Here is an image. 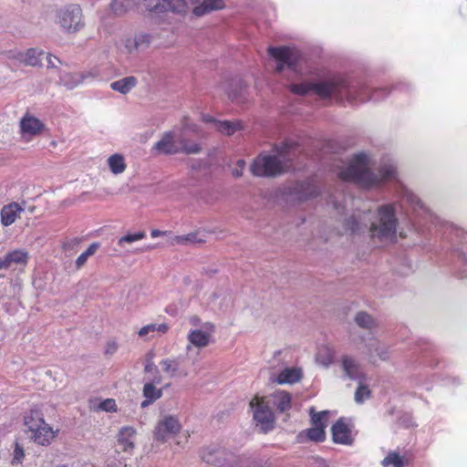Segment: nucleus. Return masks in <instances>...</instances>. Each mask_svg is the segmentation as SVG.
I'll return each instance as SVG.
<instances>
[{
    "label": "nucleus",
    "instance_id": "f257e3e1",
    "mask_svg": "<svg viewBox=\"0 0 467 467\" xmlns=\"http://www.w3.org/2000/svg\"><path fill=\"white\" fill-rule=\"evenodd\" d=\"M368 165V156L365 153H358L352 158L348 168L341 171L338 176L345 182H352L369 188L390 180L396 175V169L392 165L382 166L378 174L370 171Z\"/></svg>",
    "mask_w": 467,
    "mask_h": 467
},
{
    "label": "nucleus",
    "instance_id": "f03ea898",
    "mask_svg": "<svg viewBox=\"0 0 467 467\" xmlns=\"http://www.w3.org/2000/svg\"><path fill=\"white\" fill-rule=\"evenodd\" d=\"M291 92L305 96L309 91L313 90L317 96L322 99H327L331 96H339L346 91L347 99L348 101L358 100L357 98L352 96L351 91L349 90L348 84L345 78L341 76H334L329 78L324 81L317 83H299V84H292L290 85ZM383 92L386 95L385 89H379L374 92L372 97L370 98H360L358 99L359 102H365L368 99H378L379 97L377 95L378 93Z\"/></svg>",
    "mask_w": 467,
    "mask_h": 467
},
{
    "label": "nucleus",
    "instance_id": "7ed1b4c3",
    "mask_svg": "<svg viewBox=\"0 0 467 467\" xmlns=\"http://www.w3.org/2000/svg\"><path fill=\"white\" fill-rule=\"evenodd\" d=\"M292 144L275 146L276 155L259 154L251 163L250 171L256 177H275L286 171V162L291 161L289 150Z\"/></svg>",
    "mask_w": 467,
    "mask_h": 467
},
{
    "label": "nucleus",
    "instance_id": "20e7f679",
    "mask_svg": "<svg viewBox=\"0 0 467 467\" xmlns=\"http://www.w3.org/2000/svg\"><path fill=\"white\" fill-rule=\"evenodd\" d=\"M371 236L379 241L396 238L397 218L392 206L383 205L378 211L377 218L370 225Z\"/></svg>",
    "mask_w": 467,
    "mask_h": 467
},
{
    "label": "nucleus",
    "instance_id": "39448f33",
    "mask_svg": "<svg viewBox=\"0 0 467 467\" xmlns=\"http://www.w3.org/2000/svg\"><path fill=\"white\" fill-rule=\"evenodd\" d=\"M181 430L182 424L178 417L165 414L157 421L152 431V436L154 441L164 443L169 439L179 434Z\"/></svg>",
    "mask_w": 467,
    "mask_h": 467
},
{
    "label": "nucleus",
    "instance_id": "423d86ee",
    "mask_svg": "<svg viewBox=\"0 0 467 467\" xmlns=\"http://www.w3.org/2000/svg\"><path fill=\"white\" fill-rule=\"evenodd\" d=\"M253 410L254 420L256 425L264 432H267L274 429L275 414L271 408L266 404L263 398L255 397L250 401Z\"/></svg>",
    "mask_w": 467,
    "mask_h": 467
},
{
    "label": "nucleus",
    "instance_id": "0eeeda50",
    "mask_svg": "<svg viewBox=\"0 0 467 467\" xmlns=\"http://www.w3.org/2000/svg\"><path fill=\"white\" fill-rule=\"evenodd\" d=\"M203 461L213 465H227L229 467H244L248 459L232 452L217 450L202 456Z\"/></svg>",
    "mask_w": 467,
    "mask_h": 467
},
{
    "label": "nucleus",
    "instance_id": "6e6552de",
    "mask_svg": "<svg viewBox=\"0 0 467 467\" xmlns=\"http://www.w3.org/2000/svg\"><path fill=\"white\" fill-rule=\"evenodd\" d=\"M82 11L77 5H71L58 13V24L67 32L78 31L83 24L81 22Z\"/></svg>",
    "mask_w": 467,
    "mask_h": 467
},
{
    "label": "nucleus",
    "instance_id": "1a4fd4ad",
    "mask_svg": "<svg viewBox=\"0 0 467 467\" xmlns=\"http://www.w3.org/2000/svg\"><path fill=\"white\" fill-rule=\"evenodd\" d=\"M268 54L277 61L276 71L279 73L283 71L285 66L293 68L297 61L296 50L288 47H270Z\"/></svg>",
    "mask_w": 467,
    "mask_h": 467
},
{
    "label": "nucleus",
    "instance_id": "9d476101",
    "mask_svg": "<svg viewBox=\"0 0 467 467\" xmlns=\"http://www.w3.org/2000/svg\"><path fill=\"white\" fill-rule=\"evenodd\" d=\"M215 331V326L212 322H205L201 329H192L187 336L188 341L198 348H203L211 343L212 335Z\"/></svg>",
    "mask_w": 467,
    "mask_h": 467
},
{
    "label": "nucleus",
    "instance_id": "9b49d317",
    "mask_svg": "<svg viewBox=\"0 0 467 467\" xmlns=\"http://www.w3.org/2000/svg\"><path fill=\"white\" fill-rule=\"evenodd\" d=\"M317 187L310 182H298L288 187L286 193L295 201L304 202L317 195Z\"/></svg>",
    "mask_w": 467,
    "mask_h": 467
},
{
    "label": "nucleus",
    "instance_id": "f8f14e48",
    "mask_svg": "<svg viewBox=\"0 0 467 467\" xmlns=\"http://www.w3.org/2000/svg\"><path fill=\"white\" fill-rule=\"evenodd\" d=\"M332 440L335 443L351 445L354 439L351 430L343 418L338 419L331 428Z\"/></svg>",
    "mask_w": 467,
    "mask_h": 467
},
{
    "label": "nucleus",
    "instance_id": "ddd939ff",
    "mask_svg": "<svg viewBox=\"0 0 467 467\" xmlns=\"http://www.w3.org/2000/svg\"><path fill=\"white\" fill-rule=\"evenodd\" d=\"M179 142L174 139V133L172 131L165 132L161 139L157 141L153 149L161 154L172 155L180 153Z\"/></svg>",
    "mask_w": 467,
    "mask_h": 467
},
{
    "label": "nucleus",
    "instance_id": "4468645a",
    "mask_svg": "<svg viewBox=\"0 0 467 467\" xmlns=\"http://www.w3.org/2000/svg\"><path fill=\"white\" fill-rule=\"evenodd\" d=\"M22 135L37 136L45 130V124L37 118L26 114L19 123Z\"/></svg>",
    "mask_w": 467,
    "mask_h": 467
},
{
    "label": "nucleus",
    "instance_id": "2eb2a0df",
    "mask_svg": "<svg viewBox=\"0 0 467 467\" xmlns=\"http://www.w3.org/2000/svg\"><path fill=\"white\" fill-rule=\"evenodd\" d=\"M161 382V376L157 375L152 382H147L144 384L142 389V395L144 397V400L141 402V408H147L157 400L161 399L162 396V389L156 388L155 384H160Z\"/></svg>",
    "mask_w": 467,
    "mask_h": 467
},
{
    "label": "nucleus",
    "instance_id": "dca6fc26",
    "mask_svg": "<svg viewBox=\"0 0 467 467\" xmlns=\"http://www.w3.org/2000/svg\"><path fill=\"white\" fill-rule=\"evenodd\" d=\"M152 39L153 36L150 34L140 33L125 40V48L130 54L140 52L150 46Z\"/></svg>",
    "mask_w": 467,
    "mask_h": 467
},
{
    "label": "nucleus",
    "instance_id": "f3484780",
    "mask_svg": "<svg viewBox=\"0 0 467 467\" xmlns=\"http://www.w3.org/2000/svg\"><path fill=\"white\" fill-rule=\"evenodd\" d=\"M341 367L345 375L354 380H364L365 374L363 373L360 365L356 359L350 356H343L341 358Z\"/></svg>",
    "mask_w": 467,
    "mask_h": 467
},
{
    "label": "nucleus",
    "instance_id": "a211bd4d",
    "mask_svg": "<svg viewBox=\"0 0 467 467\" xmlns=\"http://www.w3.org/2000/svg\"><path fill=\"white\" fill-rule=\"evenodd\" d=\"M28 253L24 250H14L0 257V269H8L12 265H26Z\"/></svg>",
    "mask_w": 467,
    "mask_h": 467
},
{
    "label": "nucleus",
    "instance_id": "6ab92c4d",
    "mask_svg": "<svg viewBox=\"0 0 467 467\" xmlns=\"http://www.w3.org/2000/svg\"><path fill=\"white\" fill-rule=\"evenodd\" d=\"M24 208L16 202L5 205L1 210V223L4 226H9L16 222Z\"/></svg>",
    "mask_w": 467,
    "mask_h": 467
},
{
    "label": "nucleus",
    "instance_id": "aec40b11",
    "mask_svg": "<svg viewBox=\"0 0 467 467\" xmlns=\"http://www.w3.org/2000/svg\"><path fill=\"white\" fill-rule=\"evenodd\" d=\"M303 377V372L300 368H284L278 376L270 379L273 382H276L280 385L282 384H294L298 382Z\"/></svg>",
    "mask_w": 467,
    "mask_h": 467
},
{
    "label": "nucleus",
    "instance_id": "412c9836",
    "mask_svg": "<svg viewBox=\"0 0 467 467\" xmlns=\"http://www.w3.org/2000/svg\"><path fill=\"white\" fill-rule=\"evenodd\" d=\"M326 440V431L321 427H311L300 431L296 436V441L305 443L306 441L322 442Z\"/></svg>",
    "mask_w": 467,
    "mask_h": 467
},
{
    "label": "nucleus",
    "instance_id": "4be33fe9",
    "mask_svg": "<svg viewBox=\"0 0 467 467\" xmlns=\"http://www.w3.org/2000/svg\"><path fill=\"white\" fill-rule=\"evenodd\" d=\"M55 436L56 434L52 428L45 423L37 431L31 432L30 439L38 445L47 446L54 440Z\"/></svg>",
    "mask_w": 467,
    "mask_h": 467
},
{
    "label": "nucleus",
    "instance_id": "5701e85b",
    "mask_svg": "<svg viewBox=\"0 0 467 467\" xmlns=\"http://www.w3.org/2000/svg\"><path fill=\"white\" fill-rule=\"evenodd\" d=\"M273 405L279 412H285L292 408V396L285 390H276L272 395Z\"/></svg>",
    "mask_w": 467,
    "mask_h": 467
},
{
    "label": "nucleus",
    "instance_id": "b1692460",
    "mask_svg": "<svg viewBox=\"0 0 467 467\" xmlns=\"http://www.w3.org/2000/svg\"><path fill=\"white\" fill-rule=\"evenodd\" d=\"M137 431L133 427L126 426L119 430L118 434V442L124 451L134 449V438Z\"/></svg>",
    "mask_w": 467,
    "mask_h": 467
},
{
    "label": "nucleus",
    "instance_id": "393cba45",
    "mask_svg": "<svg viewBox=\"0 0 467 467\" xmlns=\"http://www.w3.org/2000/svg\"><path fill=\"white\" fill-rule=\"evenodd\" d=\"M163 371L170 377H187L188 371L186 369H181L180 368V358H164L161 361Z\"/></svg>",
    "mask_w": 467,
    "mask_h": 467
},
{
    "label": "nucleus",
    "instance_id": "a878e982",
    "mask_svg": "<svg viewBox=\"0 0 467 467\" xmlns=\"http://www.w3.org/2000/svg\"><path fill=\"white\" fill-rule=\"evenodd\" d=\"M24 423L27 428L26 431L31 433L46 422L39 410H30L24 417Z\"/></svg>",
    "mask_w": 467,
    "mask_h": 467
},
{
    "label": "nucleus",
    "instance_id": "bb28decb",
    "mask_svg": "<svg viewBox=\"0 0 467 467\" xmlns=\"http://www.w3.org/2000/svg\"><path fill=\"white\" fill-rule=\"evenodd\" d=\"M224 7L223 0H203L201 5L193 8V14L197 16H202L211 11L220 10Z\"/></svg>",
    "mask_w": 467,
    "mask_h": 467
},
{
    "label": "nucleus",
    "instance_id": "cd10ccee",
    "mask_svg": "<svg viewBox=\"0 0 467 467\" xmlns=\"http://www.w3.org/2000/svg\"><path fill=\"white\" fill-rule=\"evenodd\" d=\"M335 358V351L332 348L327 345H322L318 348L316 354V361L327 368L329 367Z\"/></svg>",
    "mask_w": 467,
    "mask_h": 467
},
{
    "label": "nucleus",
    "instance_id": "c85d7f7f",
    "mask_svg": "<svg viewBox=\"0 0 467 467\" xmlns=\"http://www.w3.org/2000/svg\"><path fill=\"white\" fill-rule=\"evenodd\" d=\"M234 89L227 91L228 98L235 103H244L245 101L246 86L242 80H234L231 84Z\"/></svg>",
    "mask_w": 467,
    "mask_h": 467
},
{
    "label": "nucleus",
    "instance_id": "c756f323",
    "mask_svg": "<svg viewBox=\"0 0 467 467\" xmlns=\"http://www.w3.org/2000/svg\"><path fill=\"white\" fill-rule=\"evenodd\" d=\"M137 78L133 76H130L112 82L110 84V88L114 91H118L121 94H127L137 85Z\"/></svg>",
    "mask_w": 467,
    "mask_h": 467
},
{
    "label": "nucleus",
    "instance_id": "7c9ffc66",
    "mask_svg": "<svg viewBox=\"0 0 467 467\" xmlns=\"http://www.w3.org/2000/svg\"><path fill=\"white\" fill-rule=\"evenodd\" d=\"M59 83L68 89H73L83 83L80 72H64L59 77Z\"/></svg>",
    "mask_w": 467,
    "mask_h": 467
},
{
    "label": "nucleus",
    "instance_id": "2f4dec72",
    "mask_svg": "<svg viewBox=\"0 0 467 467\" xmlns=\"http://www.w3.org/2000/svg\"><path fill=\"white\" fill-rule=\"evenodd\" d=\"M216 129L222 134L231 136L237 130H242L243 125L240 120H219L216 121Z\"/></svg>",
    "mask_w": 467,
    "mask_h": 467
},
{
    "label": "nucleus",
    "instance_id": "473e14b6",
    "mask_svg": "<svg viewBox=\"0 0 467 467\" xmlns=\"http://www.w3.org/2000/svg\"><path fill=\"white\" fill-rule=\"evenodd\" d=\"M44 51L39 48L31 47L25 51L24 65L30 67H41V56Z\"/></svg>",
    "mask_w": 467,
    "mask_h": 467
},
{
    "label": "nucleus",
    "instance_id": "72a5a7b5",
    "mask_svg": "<svg viewBox=\"0 0 467 467\" xmlns=\"http://www.w3.org/2000/svg\"><path fill=\"white\" fill-rule=\"evenodd\" d=\"M109 170L114 174L122 173L126 169L124 157L121 154L116 153L108 159Z\"/></svg>",
    "mask_w": 467,
    "mask_h": 467
},
{
    "label": "nucleus",
    "instance_id": "f704fd0d",
    "mask_svg": "<svg viewBox=\"0 0 467 467\" xmlns=\"http://www.w3.org/2000/svg\"><path fill=\"white\" fill-rule=\"evenodd\" d=\"M178 142L180 146V152L185 153L187 155L197 154L202 150V146L200 143L190 141L183 138L179 139Z\"/></svg>",
    "mask_w": 467,
    "mask_h": 467
},
{
    "label": "nucleus",
    "instance_id": "c9c22d12",
    "mask_svg": "<svg viewBox=\"0 0 467 467\" xmlns=\"http://www.w3.org/2000/svg\"><path fill=\"white\" fill-rule=\"evenodd\" d=\"M169 330V326L166 323L161 324H150L142 327L139 331L140 337H145L149 334L158 333L165 334Z\"/></svg>",
    "mask_w": 467,
    "mask_h": 467
},
{
    "label": "nucleus",
    "instance_id": "e433bc0d",
    "mask_svg": "<svg viewBox=\"0 0 467 467\" xmlns=\"http://www.w3.org/2000/svg\"><path fill=\"white\" fill-rule=\"evenodd\" d=\"M204 240L198 238V234L196 233H191L185 235H176L172 238V244H202Z\"/></svg>",
    "mask_w": 467,
    "mask_h": 467
},
{
    "label": "nucleus",
    "instance_id": "4c0bfd02",
    "mask_svg": "<svg viewBox=\"0 0 467 467\" xmlns=\"http://www.w3.org/2000/svg\"><path fill=\"white\" fill-rule=\"evenodd\" d=\"M382 465L388 467H404L406 465L405 460L396 451H390L382 461Z\"/></svg>",
    "mask_w": 467,
    "mask_h": 467
},
{
    "label": "nucleus",
    "instance_id": "58836bf2",
    "mask_svg": "<svg viewBox=\"0 0 467 467\" xmlns=\"http://www.w3.org/2000/svg\"><path fill=\"white\" fill-rule=\"evenodd\" d=\"M309 412L311 415L312 427H321L325 431L327 427V416L328 412L327 410L315 412L314 408H311Z\"/></svg>",
    "mask_w": 467,
    "mask_h": 467
},
{
    "label": "nucleus",
    "instance_id": "ea45409f",
    "mask_svg": "<svg viewBox=\"0 0 467 467\" xmlns=\"http://www.w3.org/2000/svg\"><path fill=\"white\" fill-rule=\"evenodd\" d=\"M355 321L362 328L370 329L376 326L372 317L364 311H360L356 315Z\"/></svg>",
    "mask_w": 467,
    "mask_h": 467
},
{
    "label": "nucleus",
    "instance_id": "a19ab883",
    "mask_svg": "<svg viewBox=\"0 0 467 467\" xmlns=\"http://www.w3.org/2000/svg\"><path fill=\"white\" fill-rule=\"evenodd\" d=\"M133 5V0H113L111 9L117 16L124 15Z\"/></svg>",
    "mask_w": 467,
    "mask_h": 467
},
{
    "label": "nucleus",
    "instance_id": "79ce46f5",
    "mask_svg": "<svg viewBox=\"0 0 467 467\" xmlns=\"http://www.w3.org/2000/svg\"><path fill=\"white\" fill-rule=\"evenodd\" d=\"M99 247V243H92L88 249L83 252L76 260V268L80 269L87 262L88 258L93 255L98 248Z\"/></svg>",
    "mask_w": 467,
    "mask_h": 467
},
{
    "label": "nucleus",
    "instance_id": "37998d69",
    "mask_svg": "<svg viewBox=\"0 0 467 467\" xmlns=\"http://www.w3.org/2000/svg\"><path fill=\"white\" fill-rule=\"evenodd\" d=\"M148 11L153 13H162L166 11V6L162 0H144Z\"/></svg>",
    "mask_w": 467,
    "mask_h": 467
},
{
    "label": "nucleus",
    "instance_id": "c03bdc74",
    "mask_svg": "<svg viewBox=\"0 0 467 467\" xmlns=\"http://www.w3.org/2000/svg\"><path fill=\"white\" fill-rule=\"evenodd\" d=\"M25 458V451L22 445L16 441L15 442V448L13 452V459L11 461L12 465L20 464Z\"/></svg>",
    "mask_w": 467,
    "mask_h": 467
},
{
    "label": "nucleus",
    "instance_id": "a18cd8bd",
    "mask_svg": "<svg viewBox=\"0 0 467 467\" xmlns=\"http://www.w3.org/2000/svg\"><path fill=\"white\" fill-rule=\"evenodd\" d=\"M145 232H138L135 234H129L120 237L118 241L119 245H122L124 243H133L145 238Z\"/></svg>",
    "mask_w": 467,
    "mask_h": 467
},
{
    "label": "nucleus",
    "instance_id": "49530a36",
    "mask_svg": "<svg viewBox=\"0 0 467 467\" xmlns=\"http://www.w3.org/2000/svg\"><path fill=\"white\" fill-rule=\"evenodd\" d=\"M154 358V352L152 350L149 351L145 356V366H144V372L150 373V372H156L158 375L159 371L156 367V365L153 362Z\"/></svg>",
    "mask_w": 467,
    "mask_h": 467
},
{
    "label": "nucleus",
    "instance_id": "de8ad7c7",
    "mask_svg": "<svg viewBox=\"0 0 467 467\" xmlns=\"http://www.w3.org/2000/svg\"><path fill=\"white\" fill-rule=\"evenodd\" d=\"M370 397V390L365 385L360 384L355 392V400L358 403H362L365 399Z\"/></svg>",
    "mask_w": 467,
    "mask_h": 467
},
{
    "label": "nucleus",
    "instance_id": "09e8293b",
    "mask_svg": "<svg viewBox=\"0 0 467 467\" xmlns=\"http://www.w3.org/2000/svg\"><path fill=\"white\" fill-rule=\"evenodd\" d=\"M80 75L83 78V82L86 80L95 79L100 77V69L99 67L94 66L87 70L81 71Z\"/></svg>",
    "mask_w": 467,
    "mask_h": 467
},
{
    "label": "nucleus",
    "instance_id": "8fccbe9b",
    "mask_svg": "<svg viewBox=\"0 0 467 467\" xmlns=\"http://www.w3.org/2000/svg\"><path fill=\"white\" fill-rule=\"evenodd\" d=\"M403 198L410 202L411 205L418 206L420 208L422 207V203L420 200L416 196L413 192L409 191L408 189L404 188L402 190Z\"/></svg>",
    "mask_w": 467,
    "mask_h": 467
},
{
    "label": "nucleus",
    "instance_id": "3c124183",
    "mask_svg": "<svg viewBox=\"0 0 467 467\" xmlns=\"http://www.w3.org/2000/svg\"><path fill=\"white\" fill-rule=\"evenodd\" d=\"M345 227L352 233H358L361 231V226L356 216L352 215L346 219Z\"/></svg>",
    "mask_w": 467,
    "mask_h": 467
},
{
    "label": "nucleus",
    "instance_id": "603ef678",
    "mask_svg": "<svg viewBox=\"0 0 467 467\" xmlns=\"http://www.w3.org/2000/svg\"><path fill=\"white\" fill-rule=\"evenodd\" d=\"M182 130H185V131H191L194 134H199L201 130L199 128V126L195 123H192L190 122V119L187 116H184L182 119Z\"/></svg>",
    "mask_w": 467,
    "mask_h": 467
},
{
    "label": "nucleus",
    "instance_id": "864d4df0",
    "mask_svg": "<svg viewBox=\"0 0 467 467\" xmlns=\"http://www.w3.org/2000/svg\"><path fill=\"white\" fill-rule=\"evenodd\" d=\"M245 165H246V162L244 160H238L236 161L235 167L232 171V175L234 178L242 177L244 174Z\"/></svg>",
    "mask_w": 467,
    "mask_h": 467
},
{
    "label": "nucleus",
    "instance_id": "5fc2aeb1",
    "mask_svg": "<svg viewBox=\"0 0 467 467\" xmlns=\"http://www.w3.org/2000/svg\"><path fill=\"white\" fill-rule=\"evenodd\" d=\"M99 408L105 411H117V405L113 399H107L99 404Z\"/></svg>",
    "mask_w": 467,
    "mask_h": 467
},
{
    "label": "nucleus",
    "instance_id": "6e6d98bb",
    "mask_svg": "<svg viewBox=\"0 0 467 467\" xmlns=\"http://www.w3.org/2000/svg\"><path fill=\"white\" fill-rule=\"evenodd\" d=\"M117 349H118L117 342L114 340L109 341L106 344L105 354L106 355H113L117 351Z\"/></svg>",
    "mask_w": 467,
    "mask_h": 467
},
{
    "label": "nucleus",
    "instance_id": "4d7b16f0",
    "mask_svg": "<svg viewBox=\"0 0 467 467\" xmlns=\"http://www.w3.org/2000/svg\"><path fill=\"white\" fill-rule=\"evenodd\" d=\"M56 61L60 63V60L57 57H54L51 54H48V56H47V67H49V68L57 67Z\"/></svg>",
    "mask_w": 467,
    "mask_h": 467
},
{
    "label": "nucleus",
    "instance_id": "13d9d810",
    "mask_svg": "<svg viewBox=\"0 0 467 467\" xmlns=\"http://www.w3.org/2000/svg\"><path fill=\"white\" fill-rule=\"evenodd\" d=\"M9 58L16 59L20 63L24 64L25 60V52H16L9 56Z\"/></svg>",
    "mask_w": 467,
    "mask_h": 467
},
{
    "label": "nucleus",
    "instance_id": "bf43d9fd",
    "mask_svg": "<svg viewBox=\"0 0 467 467\" xmlns=\"http://www.w3.org/2000/svg\"><path fill=\"white\" fill-rule=\"evenodd\" d=\"M78 244V241L77 239L71 240L66 244H63V249L67 251H70L74 249V246Z\"/></svg>",
    "mask_w": 467,
    "mask_h": 467
},
{
    "label": "nucleus",
    "instance_id": "052dcab7",
    "mask_svg": "<svg viewBox=\"0 0 467 467\" xmlns=\"http://www.w3.org/2000/svg\"><path fill=\"white\" fill-rule=\"evenodd\" d=\"M190 323L194 327H201L203 323H202L201 318L197 316H192L189 318Z\"/></svg>",
    "mask_w": 467,
    "mask_h": 467
},
{
    "label": "nucleus",
    "instance_id": "680f3d73",
    "mask_svg": "<svg viewBox=\"0 0 467 467\" xmlns=\"http://www.w3.org/2000/svg\"><path fill=\"white\" fill-rule=\"evenodd\" d=\"M378 356L381 360H388L389 358V354L388 349H380L378 351Z\"/></svg>",
    "mask_w": 467,
    "mask_h": 467
},
{
    "label": "nucleus",
    "instance_id": "e2e57ef3",
    "mask_svg": "<svg viewBox=\"0 0 467 467\" xmlns=\"http://www.w3.org/2000/svg\"><path fill=\"white\" fill-rule=\"evenodd\" d=\"M202 120L206 123H213L215 126H216V121H218L217 119H215L213 117H212L210 115H202Z\"/></svg>",
    "mask_w": 467,
    "mask_h": 467
},
{
    "label": "nucleus",
    "instance_id": "0e129e2a",
    "mask_svg": "<svg viewBox=\"0 0 467 467\" xmlns=\"http://www.w3.org/2000/svg\"><path fill=\"white\" fill-rule=\"evenodd\" d=\"M166 234H167V232H163V231H161V230H158V229H153L150 232V235H151L152 238L162 236V235H165Z\"/></svg>",
    "mask_w": 467,
    "mask_h": 467
},
{
    "label": "nucleus",
    "instance_id": "69168bd1",
    "mask_svg": "<svg viewBox=\"0 0 467 467\" xmlns=\"http://www.w3.org/2000/svg\"><path fill=\"white\" fill-rule=\"evenodd\" d=\"M156 248V245L154 244H150V245H147L145 247H142L140 251V252H147V251H150V250H153Z\"/></svg>",
    "mask_w": 467,
    "mask_h": 467
},
{
    "label": "nucleus",
    "instance_id": "338daca9",
    "mask_svg": "<svg viewBox=\"0 0 467 467\" xmlns=\"http://www.w3.org/2000/svg\"><path fill=\"white\" fill-rule=\"evenodd\" d=\"M183 283L186 284V285H189L191 283V278L190 276H185L183 278Z\"/></svg>",
    "mask_w": 467,
    "mask_h": 467
},
{
    "label": "nucleus",
    "instance_id": "774afa93",
    "mask_svg": "<svg viewBox=\"0 0 467 467\" xmlns=\"http://www.w3.org/2000/svg\"><path fill=\"white\" fill-rule=\"evenodd\" d=\"M59 467H67V466H65V465H62V466H59Z\"/></svg>",
    "mask_w": 467,
    "mask_h": 467
}]
</instances>
